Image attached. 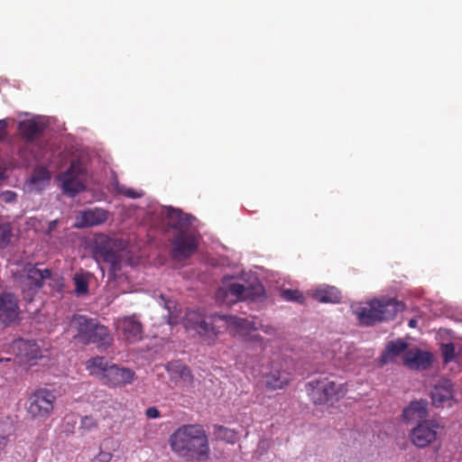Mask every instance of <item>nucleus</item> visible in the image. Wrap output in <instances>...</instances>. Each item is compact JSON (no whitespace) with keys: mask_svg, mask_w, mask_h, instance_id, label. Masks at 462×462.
Returning a JSON list of instances; mask_svg holds the SVG:
<instances>
[{"mask_svg":"<svg viewBox=\"0 0 462 462\" xmlns=\"http://www.w3.org/2000/svg\"><path fill=\"white\" fill-rule=\"evenodd\" d=\"M171 450L178 457L204 462L208 460L210 447L203 426L185 424L179 427L169 437Z\"/></svg>","mask_w":462,"mask_h":462,"instance_id":"obj_1","label":"nucleus"},{"mask_svg":"<svg viewBox=\"0 0 462 462\" xmlns=\"http://www.w3.org/2000/svg\"><path fill=\"white\" fill-rule=\"evenodd\" d=\"M86 369L90 375L97 377L104 384L110 387H122L130 384L135 378L134 370L109 364L104 356H95L86 363Z\"/></svg>","mask_w":462,"mask_h":462,"instance_id":"obj_2","label":"nucleus"},{"mask_svg":"<svg viewBox=\"0 0 462 462\" xmlns=\"http://www.w3.org/2000/svg\"><path fill=\"white\" fill-rule=\"evenodd\" d=\"M71 324L77 330L74 338L83 345L94 344L97 348L106 350L113 343L109 329L95 319L75 315Z\"/></svg>","mask_w":462,"mask_h":462,"instance_id":"obj_3","label":"nucleus"},{"mask_svg":"<svg viewBox=\"0 0 462 462\" xmlns=\"http://www.w3.org/2000/svg\"><path fill=\"white\" fill-rule=\"evenodd\" d=\"M403 305L395 299L373 300L356 310L359 321L366 326L387 321L402 311Z\"/></svg>","mask_w":462,"mask_h":462,"instance_id":"obj_4","label":"nucleus"},{"mask_svg":"<svg viewBox=\"0 0 462 462\" xmlns=\"http://www.w3.org/2000/svg\"><path fill=\"white\" fill-rule=\"evenodd\" d=\"M307 389L315 404L337 402L343 398L347 391L344 383H338L328 378L310 381L307 384Z\"/></svg>","mask_w":462,"mask_h":462,"instance_id":"obj_5","label":"nucleus"},{"mask_svg":"<svg viewBox=\"0 0 462 462\" xmlns=\"http://www.w3.org/2000/svg\"><path fill=\"white\" fill-rule=\"evenodd\" d=\"M116 241L106 235L99 234L94 238L93 257L98 263L109 265V271L116 274L121 270V255L116 249Z\"/></svg>","mask_w":462,"mask_h":462,"instance_id":"obj_6","label":"nucleus"},{"mask_svg":"<svg viewBox=\"0 0 462 462\" xmlns=\"http://www.w3.org/2000/svg\"><path fill=\"white\" fill-rule=\"evenodd\" d=\"M444 426L436 420L419 421L409 433V439L418 448H426L435 443Z\"/></svg>","mask_w":462,"mask_h":462,"instance_id":"obj_7","label":"nucleus"},{"mask_svg":"<svg viewBox=\"0 0 462 462\" xmlns=\"http://www.w3.org/2000/svg\"><path fill=\"white\" fill-rule=\"evenodd\" d=\"M86 173L83 163L79 160H73L69 167L58 177L61 182L63 192L69 197H75L85 190Z\"/></svg>","mask_w":462,"mask_h":462,"instance_id":"obj_8","label":"nucleus"},{"mask_svg":"<svg viewBox=\"0 0 462 462\" xmlns=\"http://www.w3.org/2000/svg\"><path fill=\"white\" fill-rule=\"evenodd\" d=\"M56 397L48 389H39L28 398L27 412L34 419L44 420L53 411Z\"/></svg>","mask_w":462,"mask_h":462,"instance_id":"obj_9","label":"nucleus"},{"mask_svg":"<svg viewBox=\"0 0 462 462\" xmlns=\"http://www.w3.org/2000/svg\"><path fill=\"white\" fill-rule=\"evenodd\" d=\"M263 289L259 287L255 292L252 289L240 283H231L226 287H221L217 291L216 299L221 304L231 305L240 300H254L263 294Z\"/></svg>","mask_w":462,"mask_h":462,"instance_id":"obj_10","label":"nucleus"},{"mask_svg":"<svg viewBox=\"0 0 462 462\" xmlns=\"http://www.w3.org/2000/svg\"><path fill=\"white\" fill-rule=\"evenodd\" d=\"M198 246L199 239L194 232L176 233L171 241V256L186 260L197 251Z\"/></svg>","mask_w":462,"mask_h":462,"instance_id":"obj_11","label":"nucleus"},{"mask_svg":"<svg viewBox=\"0 0 462 462\" xmlns=\"http://www.w3.org/2000/svg\"><path fill=\"white\" fill-rule=\"evenodd\" d=\"M217 319L225 321L229 328H234L237 333L251 330L256 331L258 329L268 335H273L275 333V328L270 325H261L260 327H256L254 322L235 316L214 315L211 317V320Z\"/></svg>","mask_w":462,"mask_h":462,"instance_id":"obj_12","label":"nucleus"},{"mask_svg":"<svg viewBox=\"0 0 462 462\" xmlns=\"http://www.w3.org/2000/svg\"><path fill=\"white\" fill-rule=\"evenodd\" d=\"M116 329L128 343H134L143 338V325L134 315L118 319Z\"/></svg>","mask_w":462,"mask_h":462,"instance_id":"obj_13","label":"nucleus"},{"mask_svg":"<svg viewBox=\"0 0 462 462\" xmlns=\"http://www.w3.org/2000/svg\"><path fill=\"white\" fill-rule=\"evenodd\" d=\"M19 319L18 300L11 292H4L0 295V323L9 326Z\"/></svg>","mask_w":462,"mask_h":462,"instance_id":"obj_14","label":"nucleus"},{"mask_svg":"<svg viewBox=\"0 0 462 462\" xmlns=\"http://www.w3.org/2000/svg\"><path fill=\"white\" fill-rule=\"evenodd\" d=\"M433 356L420 348H411L402 356V363L411 370L423 371L430 367Z\"/></svg>","mask_w":462,"mask_h":462,"instance_id":"obj_15","label":"nucleus"},{"mask_svg":"<svg viewBox=\"0 0 462 462\" xmlns=\"http://www.w3.org/2000/svg\"><path fill=\"white\" fill-rule=\"evenodd\" d=\"M107 218L108 212L106 210L100 208H88L78 213L74 226L78 228L99 226Z\"/></svg>","mask_w":462,"mask_h":462,"instance_id":"obj_16","label":"nucleus"},{"mask_svg":"<svg viewBox=\"0 0 462 462\" xmlns=\"http://www.w3.org/2000/svg\"><path fill=\"white\" fill-rule=\"evenodd\" d=\"M166 370L170 378L176 384L180 386H192L194 377L190 369L179 360L171 361L167 364Z\"/></svg>","mask_w":462,"mask_h":462,"instance_id":"obj_17","label":"nucleus"},{"mask_svg":"<svg viewBox=\"0 0 462 462\" xmlns=\"http://www.w3.org/2000/svg\"><path fill=\"white\" fill-rule=\"evenodd\" d=\"M195 312H189L187 314V328H194L201 337H205V340L210 341L215 340L217 336V330L214 327L213 323L207 321L205 319H195Z\"/></svg>","mask_w":462,"mask_h":462,"instance_id":"obj_18","label":"nucleus"},{"mask_svg":"<svg viewBox=\"0 0 462 462\" xmlns=\"http://www.w3.org/2000/svg\"><path fill=\"white\" fill-rule=\"evenodd\" d=\"M432 404L436 407L442 406L454 397L453 384L450 380L442 379L439 381L430 392Z\"/></svg>","mask_w":462,"mask_h":462,"instance_id":"obj_19","label":"nucleus"},{"mask_svg":"<svg viewBox=\"0 0 462 462\" xmlns=\"http://www.w3.org/2000/svg\"><path fill=\"white\" fill-rule=\"evenodd\" d=\"M194 217L183 213L181 210L171 208L168 211L169 225L176 229L177 233L192 232L189 227L192 226Z\"/></svg>","mask_w":462,"mask_h":462,"instance_id":"obj_20","label":"nucleus"},{"mask_svg":"<svg viewBox=\"0 0 462 462\" xmlns=\"http://www.w3.org/2000/svg\"><path fill=\"white\" fill-rule=\"evenodd\" d=\"M408 344L402 339L390 341L380 356L381 365H387L394 362L398 356L405 353Z\"/></svg>","mask_w":462,"mask_h":462,"instance_id":"obj_21","label":"nucleus"},{"mask_svg":"<svg viewBox=\"0 0 462 462\" xmlns=\"http://www.w3.org/2000/svg\"><path fill=\"white\" fill-rule=\"evenodd\" d=\"M18 130L25 142L32 143L41 136L44 125L34 120H24L19 123Z\"/></svg>","mask_w":462,"mask_h":462,"instance_id":"obj_22","label":"nucleus"},{"mask_svg":"<svg viewBox=\"0 0 462 462\" xmlns=\"http://www.w3.org/2000/svg\"><path fill=\"white\" fill-rule=\"evenodd\" d=\"M264 377L265 386L271 391L284 388L291 380L289 373L278 369H272Z\"/></svg>","mask_w":462,"mask_h":462,"instance_id":"obj_23","label":"nucleus"},{"mask_svg":"<svg viewBox=\"0 0 462 462\" xmlns=\"http://www.w3.org/2000/svg\"><path fill=\"white\" fill-rule=\"evenodd\" d=\"M428 414V402L425 400L414 401L402 411V417L407 421L423 420Z\"/></svg>","mask_w":462,"mask_h":462,"instance_id":"obj_24","label":"nucleus"},{"mask_svg":"<svg viewBox=\"0 0 462 462\" xmlns=\"http://www.w3.org/2000/svg\"><path fill=\"white\" fill-rule=\"evenodd\" d=\"M312 297L319 302L337 303L341 300V293L337 288L328 286L316 290L312 293Z\"/></svg>","mask_w":462,"mask_h":462,"instance_id":"obj_25","label":"nucleus"},{"mask_svg":"<svg viewBox=\"0 0 462 462\" xmlns=\"http://www.w3.org/2000/svg\"><path fill=\"white\" fill-rule=\"evenodd\" d=\"M50 180L51 173L48 169L45 167H38L33 171L30 178V183L40 190L48 185Z\"/></svg>","mask_w":462,"mask_h":462,"instance_id":"obj_26","label":"nucleus"},{"mask_svg":"<svg viewBox=\"0 0 462 462\" xmlns=\"http://www.w3.org/2000/svg\"><path fill=\"white\" fill-rule=\"evenodd\" d=\"M20 355L28 361L36 360L42 357L41 350L34 341H21L19 344Z\"/></svg>","mask_w":462,"mask_h":462,"instance_id":"obj_27","label":"nucleus"},{"mask_svg":"<svg viewBox=\"0 0 462 462\" xmlns=\"http://www.w3.org/2000/svg\"><path fill=\"white\" fill-rule=\"evenodd\" d=\"M214 435L217 439L230 444H234L237 439V434L234 430L220 425L214 427Z\"/></svg>","mask_w":462,"mask_h":462,"instance_id":"obj_28","label":"nucleus"},{"mask_svg":"<svg viewBox=\"0 0 462 462\" xmlns=\"http://www.w3.org/2000/svg\"><path fill=\"white\" fill-rule=\"evenodd\" d=\"M51 276V271L50 269H38L36 267L32 268L29 271L28 278L34 280L33 284L36 288H42L45 279H49Z\"/></svg>","mask_w":462,"mask_h":462,"instance_id":"obj_29","label":"nucleus"},{"mask_svg":"<svg viewBox=\"0 0 462 462\" xmlns=\"http://www.w3.org/2000/svg\"><path fill=\"white\" fill-rule=\"evenodd\" d=\"M14 430V420L8 415L0 414V435L10 438Z\"/></svg>","mask_w":462,"mask_h":462,"instance_id":"obj_30","label":"nucleus"},{"mask_svg":"<svg viewBox=\"0 0 462 462\" xmlns=\"http://www.w3.org/2000/svg\"><path fill=\"white\" fill-rule=\"evenodd\" d=\"M98 420L92 415H86L81 418L79 430L90 432L98 428Z\"/></svg>","mask_w":462,"mask_h":462,"instance_id":"obj_31","label":"nucleus"},{"mask_svg":"<svg viewBox=\"0 0 462 462\" xmlns=\"http://www.w3.org/2000/svg\"><path fill=\"white\" fill-rule=\"evenodd\" d=\"M75 283V293L77 295H83L88 293V282L86 277L82 274H75L74 278Z\"/></svg>","mask_w":462,"mask_h":462,"instance_id":"obj_32","label":"nucleus"},{"mask_svg":"<svg viewBox=\"0 0 462 462\" xmlns=\"http://www.w3.org/2000/svg\"><path fill=\"white\" fill-rule=\"evenodd\" d=\"M12 236V229L8 224H0V248L8 245Z\"/></svg>","mask_w":462,"mask_h":462,"instance_id":"obj_33","label":"nucleus"},{"mask_svg":"<svg viewBox=\"0 0 462 462\" xmlns=\"http://www.w3.org/2000/svg\"><path fill=\"white\" fill-rule=\"evenodd\" d=\"M282 297L287 301H297L300 303H302L304 300L302 293L298 290H283L282 291Z\"/></svg>","mask_w":462,"mask_h":462,"instance_id":"obj_34","label":"nucleus"},{"mask_svg":"<svg viewBox=\"0 0 462 462\" xmlns=\"http://www.w3.org/2000/svg\"><path fill=\"white\" fill-rule=\"evenodd\" d=\"M441 354L445 363L451 362L455 358V346L452 343L441 345Z\"/></svg>","mask_w":462,"mask_h":462,"instance_id":"obj_35","label":"nucleus"},{"mask_svg":"<svg viewBox=\"0 0 462 462\" xmlns=\"http://www.w3.org/2000/svg\"><path fill=\"white\" fill-rule=\"evenodd\" d=\"M112 455L109 452L100 451L91 462H110Z\"/></svg>","mask_w":462,"mask_h":462,"instance_id":"obj_36","label":"nucleus"},{"mask_svg":"<svg viewBox=\"0 0 462 462\" xmlns=\"http://www.w3.org/2000/svg\"><path fill=\"white\" fill-rule=\"evenodd\" d=\"M145 415L149 419H156L160 417V411L156 407H150L145 411Z\"/></svg>","mask_w":462,"mask_h":462,"instance_id":"obj_37","label":"nucleus"},{"mask_svg":"<svg viewBox=\"0 0 462 462\" xmlns=\"http://www.w3.org/2000/svg\"><path fill=\"white\" fill-rule=\"evenodd\" d=\"M123 194L128 198L136 199L142 197V193L135 191L132 189H125L123 191Z\"/></svg>","mask_w":462,"mask_h":462,"instance_id":"obj_38","label":"nucleus"},{"mask_svg":"<svg viewBox=\"0 0 462 462\" xmlns=\"http://www.w3.org/2000/svg\"><path fill=\"white\" fill-rule=\"evenodd\" d=\"M7 122L5 119L0 120V141L3 140L6 134Z\"/></svg>","mask_w":462,"mask_h":462,"instance_id":"obj_39","label":"nucleus"},{"mask_svg":"<svg viewBox=\"0 0 462 462\" xmlns=\"http://www.w3.org/2000/svg\"><path fill=\"white\" fill-rule=\"evenodd\" d=\"M9 440H10V438H8L5 435H0V453L5 448Z\"/></svg>","mask_w":462,"mask_h":462,"instance_id":"obj_40","label":"nucleus"},{"mask_svg":"<svg viewBox=\"0 0 462 462\" xmlns=\"http://www.w3.org/2000/svg\"><path fill=\"white\" fill-rule=\"evenodd\" d=\"M56 226H57V220H53V221L50 222L48 231L49 232L53 231L56 228Z\"/></svg>","mask_w":462,"mask_h":462,"instance_id":"obj_41","label":"nucleus"},{"mask_svg":"<svg viewBox=\"0 0 462 462\" xmlns=\"http://www.w3.org/2000/svg\"><path fill=\"white\" fill-rule=\"evenodd\" d=\"M409 327L411 328H416L417 327V320L414 319H411L410 321H409Z\"/></svg>","mask_w":462,"mask_h":462,"instance_id":"obj_42","label":"nucleus"},{"mask_svg":"<svg viewBox=\"0 0 462 462\" xmlns=\"http://www.w3.org/2000/svg\"><path fill=\"white\" fill-rule=\"evenodd\" d=\"M253 340L259 341L262 339V337L259 335H254L252 337Z\"/></svg>","mask_w":462,"mask_h":462,"instance_id":"obj_43","label":"nucleus"}]
</instances>
